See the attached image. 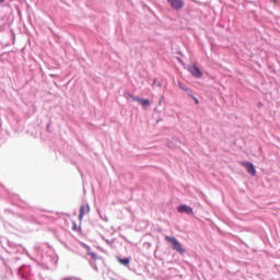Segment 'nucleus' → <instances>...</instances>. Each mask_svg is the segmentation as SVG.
<instances>
[{
    "label": "nucleus",
    "instance_id": "1",
    "mask_svg": "<svg viewBox=\"0 0 280 280\" xmlns=\"http://www.w3.org/2000/svg\"><path fill=\"white\" fill-rule=\"evenodd\" d=\"M164 240L166 243H168L172 250H175V253H178L179 255H185L186 250L183 247V244L180 243V241H178V238H176V236L166 235L164 237Z\"/></svg>",
    "mask_w": 280,
    "mask_h": 280
},
{
    "label": "nucleus",
    "instance_id": "2",
    "mask_svg": "<svg viewBox=\"0 0 280 280\" xmlns=\"http://www.w3.org/2000/svg\"><path fill=\"white\" fill-rule=\"evenodd\" d=\"M127 97L132 100V102H138V104H140V106L143 108V110H148V108H150V106L152 104L150 98H143V97H140V96H135V94H132V93H128Z\"/></svg>",
    "mask_w": 280,
    "mask_h": 280
},
{
    "label": "nucleus",
    "instance_id": "3",
    "mask_svg": "<svg viewBox=\"0 0 280 280\" xmlns=\"http://www.w3.org/2000/svg\"><path fill=\"white\" fill-rule=\"evenodd\" d=\"M42 260L44 264H48L49 266H58V254L50 250L42 256Z\"/></svg>",
    "mask_w": 280,
    "mask_h": 280
},
{
    "label": "nucleus",
    "instance_id": "4",
    "mask_svg": "<svg viewBox=\"0 0 280 280\" xmlns=\"http://www.w3.org/2000/svg\"><path fill=\"white\" fill-rule=\"evenodd\" d=\"M188 71L190 75L195 78V80H201V78L205 75L200 67H198L197 63H191L188 66Z\"/></svg>",
    "mask_w": 280,
    "mask_h": 280
},
{
    "label": "nucleus",
    "instance_id": "5",
    "mask_svg": "<svg viewBox=\"0 0 280 280\" xmlns=\"http://www.w3.org/2000/svg\"><path fill=\"white\" fill-rule=\"evenodd\" d=\"M242 167L249 174V176H257V168L255 167V164L250 161H242L241 162Z\"/></svg>",
    "mask_w": 280,
    "mask_h": 280
},
{
    "label": "nucleus",
    "instance_id": "6",
    "mask_svg": "<svg viewBox=\"0 0 280 280\" xmlns=\"http://www.w3.org/2000/svg\"><path fill=\"white\" fill-rule=\"evenodd\" d=\"M166 2L175 12H180L185 8V0H166Z\"/></svg>",
    "mask_w": 280,
    "mask_h": 280
},
{
    "label": "nucleus",
    "instance_id": "7",
    "mask_svg": "<svg viewBox=\"0 0 280 280\" xmlns=\"http://www.w3.org/2000/svg\"><path fill=\"white\" fill-rule=\"evenodd\" d=\"M177 213H185L186 215H194V208L186 203H180L176 207Z\"/></svg>",
    "mask_w": 280,
    "mask_h": 280
},
{
    "label": "nucleus",
    "instance_id": "8",
    "mask_svg": "<svg viewBox=\"0 0 280 280\" xmlns=\"http://www.w3.org/2000/svg\"><path fill=\"white\" fill-rule=\"evenodd\" d=\"M15 215L18 218H20V220H22V222H31V224H37L38 223V219H36V217H34L32 214L16 213Z\"/></svg>",
    "mask_w": 280,
    "mask_h": 280
},
{
    "label": "nucleus",
    "instance_id": "9",
    "mask_svg": "<svg viewBox=\"0 0 280 280\" xmlns=\"http://www.w3.org/2000/svg\"><path fill=\"white\" fill-rule=\"evenodd\" d=\"M45 250V244L36 243L34 245V253L35 255H38L39 257H45V254H43Z\"/></svg>",
    "mask_w": 280,
    "mask_h": 280
},
{
    "label": "nucleus",
    "instance_id": "10",
    "mask_svg": "<svg viewBox=\"0 0 280 280\" xmlns=\"http://www.w3.org/2000/svg\"><path fill=\"white\" fill-rule=\"evenodd\" d=\"M116 259L118 262H120L121 266L128 267V266H130V261L132 258L116 256Z\"/></svg>",
    "mask_w": 280,
    "mask_h": 280
},
{
    "label": "nucleus",
    "instance_id": "11",
    "mask_svg": "<svg viewBox=\"0 0 280 280\" xmlns=\"http://www.w3.org/2000/svg\"><path fill=\"white\" fill-rule=\"evenodd\" d=\"M86 211L89 213V211H91V206H89V203H86V206L81 205L79 208V213L86 215Z\"/></svg>",
    "mask_w": 280,
    "mask_h": 280
},
{
    "label": "nucleus",
    "instance_id": "12",
    "mask_svg": "<svg viewBox=\"0 0 280 280\" xmlns=\"http://www.w3.org/2000/svg\"><path fill=\"white\" fill-rule=\"evenodd\" d=\"M88 255L94 261H97V259H102V257L97 256V253H95V252H90Z\"/></svg>",
    "mask_w": 280,
    "mask_h": 280
},
{
    "label": "nucleus",
    "instance_id": "13",
    "mask_svg": "<svg viewBox=\"0 0 280 280\" xmlns=\"http://www.w3.org/2000/svg\"><path fill=\"white\" fill-rule=\"evenodd\" d=\"M72 231H75L77 233H79V231H82V226L78 225L75 221H72Z\"/></svg>",
    "mask_w": 280,
    "mask_h": 280
},
{
    "label": "nucleus",
    "instance_id": "14",
    "mask_svg": "<svg viewBox=\"0 0 280 280\" xmlns=\"http://www.w3.org/2000/svg\"><path fill=\"white\" fill-rule=\"evenodd\" d=\"M97 260H90V266L91 268H93V270H95V272H97L100 269L97 268Z\"/></svg>",
    "mask_w": 280,
    "mask_h": 280
},
{
    "label": "nucleus",
    "instance_id": "15",
    "mask_svg": "<svg viewBox=\"0 0 280 280\" xmlns=\"http://www.w3.org/2000/svg\"><path fill=\"white\" fill-rule=\"evenodd\" d=\"M185 93H186V95L188 96V97H190V98H192L195 95H194V90H191V89H186L185 91H184Z\"/></svg>",
    "mask_w": 280,
    "mask_h": 280
},
{
    "label": "nucleus",
    "instance_id": "16",
    "mask_svg": "<svg viewBox=\"0 0 280 280\" xmlns=\"http://www.w3.org/2000/svg\"><path fill=\"white\" fill-rule=\"evenodd\" d=\"M153 86H159V89H161L163 86V83L159 82V79L154 78L153 79Z\"/></svg>",
    "mask_w": 280,
    "mask_h": 280
},
{
    "label": "nucleus",
    "instance_id": "17",
    "mask_svg": "<svg viewBox=\"0 0 280 280\" xmlns=\"http://www.w3.org/2000/svg\"><path fill=\"white\" fill-rule=\"evenodd\" d=\"M177 85L179 86V89H180L182 91H185V90L187 89V86H185V83H183V81H178V82H177Z\"/></svg>",
    "mask_w": 280,
    "mask_h": 280
},
{
    "label": "nucleus",
    "instance_id": "18",
    "mask_svg": "<svg viewBox=\"0 0 280 280\" xmlns=\"http://www.w3.org/2000/svg\"><path fill=\"white\" fill-rule=\"evenodd\" d=\"M83 248L86 249V255H89L90 253H93V250H91V246H89L88 244H83Z\"/></svg>",
    "mask_w": 280,
    "mask_h": 280
},
{
    "label": "nucleus",
    "instance_id": "19",
    "mask_svg": "<svg viewBox=\"0 0 280 280\" xmlns=\"http://www.w3.org/2000/svg\"><path fill=\"white\" fill-rule=\"evenodd\" d=\"M51 266L52 265H49V264H42V268L44 269V270H50V268H51Z\"/></svg>",
    "mask_w": 280,
    "mask_h": 280
},
{
    "label": "nucleus",
    "instance_id": "20",
    "mask_svg": "<svg viewBox=\"0 0 280 280\" xmlns=\"http://www.w3.org/2000/svg\"><path fill=\"white\" fill-rule=\"evenodd\" d=\"M46 130L47 132H51V120L47 122Z\"/></svg>",
    "mask_w": 280,
    "mask_h": 280
},
{
    "label": "nucleus",
    "instance_id": "21",
    "mask_svg": "<svg viewBox=\"0 0 280 280\" xmlns=\"http://www.w3.org/2000/svg\"><path fill=\"white\" fill-rule=\"evenodd\" d=\"M191 100L195 102L196 106H198V104H200V101L198 100V97L192 96Z\"/></svg>",
    "mask_w": 280,
    "mask_h": 280
},
{
    "label": "nucleus",
    "instance_id": "22",
    "mask_svg": "<svg viewBox=\"0 0 280 280\" xmlns=\"http://www.w3.org/2000/svg\"><path fill=\"white\" fill-rule=\"evenodd\" d=\"M78 219H79L80 224H82V220H84V214H81V213L79 212Z\"/></svg>",
    "mask_w": 280,
    "mask_h": 280
},
{
    "label": "nucleus",
    "instance_id": "23",
    "mask_svg": "<svg viewBox=\"0 0 280 280\" xmlns=\"http://www.w3.org/2000/svg\"><path fill=\"white\" fill-rule=\"evenodd\" d=\"M192 3H196V5H202V2L198 1V0H190Z\"/></svg>",
    "mask_w": 280,
    "mask_h": 280
},
{
    "label": "nucleus",
    "instance_id": "24",
    "mask_svg": "<svg viewBox=\"0 0 280 280\" xmlns=\"http://www.w3.org/2000/svg\"><path fill=\"white\" fill-rule=\"evenodd\" d=\"M177 61L180 63V65H185V61L183 59H180V57H177Z\"/></svg>",
    "mask_w": 280,
    "mask_h": 280
},
{
    "label": "nucleus",
    "instance_id": "25",
    "mask_svg": "<svg viewBox=\"0 0 280 280\" xmlns=\"http://www.w3.org/2000/svg\"><path fill=\"white\" fill-rule=\"evenodd\" d=\"M101 218V220H104V222H108V217H100Z\"/></svg>",
    "mask_w": 280,
    "mask_h": 280
},
{
    "label": "nucleus",
    "instance_id": "26",
    "mask_svg": "<svg viewBox=\"0 0 280 280\" xmlns=\"http://www.w3.org/2000/svg\"><path fill=\"white\" fill-rule=\"evenodd\" d=\"M164 100H165V95H162V96L160 97V101L163 102Z\"/></svg>",
    "mask_w": 280,
    "mask_h": 280
},
{
    "label": "nucleus",
    "instance_id": "27",
    "mask_svg": "<svg viewBox=\"0 0 280 280\" xmlns=\"http://www.w3.org/2000/svg\"><path fill=\"white\" fill-rule=\"evenodd\" d=\"M79 174H81V177L84 178V173H82L80 170H79Z\"/></svg>",
    "mask_w": 280,
    "mask_h": 280
},
{
    "label": "nucleus",
    "instance_id": "28",
    "mask_svg": "<svg viewBox=\"0 0 280 280\" xmlns=\"http://www.w3.org/2000/svg\"><path fill=\"white\" fill-rule=\"evenodd\" d=\"M149 12H150L151 14H154V11H152V9H150V8H149Z\"/></svg>",
    "mask_w": 280,
    "mask_h": 280
},
{
    "label": "nucleus",
    "instance_id": "29",
    "mask_svg": "<svg viewBox=\"0 0 280 280\" xmlns=\"http://www.w3.org/2000/svg\"><path fill=\"white\" fill-rule=\"evenodd\" d=\"M177 55L178 56H183V51H177Z\"/></svg>",
    "mask_w": 280,
    "mask_h": 280
},
{
    "label": "nucleus",
    "instance_id": "30",
    "mask_svg": "<svg viewBox=\"0 0 280 280\" xmlns=\"http://www.w3.org/2000/svg\"><path fill=\"white\" fill-rule=\"evenodd\" d=\"M158 104H159V106H161V104H163V101L159 100Z\"/></svg>",
    "mask_w": 280,
    "mask_h": 280
},
{
    "label": "nucleus",
    "instance_id": "31",
    "mask_svg": "<svg viewBox=\"0 0 280 280\" xmlns=\"http://www.w3.org/2000/svg\"><path fill=\"white\" fill-rule=\"evenodd\" d=\"M0 3H5V0H0Z\"/></svg>",
    "mask_w": 280,
    "mask_h": 280
},
{
    "label": "nucleus",
    "instance_id": "32",
    "mask_svg": "<svg viewBox=\"0 0 280 280\" xmlns=\"http://www.w3.org/2000/svg\"><path fill=\"white\" fill-rule=\"evenodd\" d=\"M49 31L51 32V34H56V33H54V30L49 28Z\"/></svg>",
    "mask_w": 280,
    "mask_h": 280
},
{
    "label": "nucleus",
    "instance_id": "33",
    "mask_svg": "<svg viewBox=\"0 0 280 280\" xmlns=\"http://www.w3.org/2000/svg\"><path fill=\"white\" fill-rule=\"evenodd\" d=\"M105 242H106L107 244H110V241H108V240H105Z\"/></svg>",
    "mask_w": 280,
    "mask_h": 280
},
{
    "label": "nucleus",
    "instance_id": "34",
    "mask_svg": "<svg viewBox=\"0 0 280 280\" xmlns=\"http://www.w3.org/2000/svg\"><path fill=\"white\" fill-rule=\"evenodd\" d=\"M258 106H262V104H261V103H258Z\"/></svg>",
    "mask_w": 280,
    "mask_h": 280
}]
</instances>
